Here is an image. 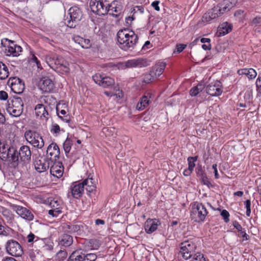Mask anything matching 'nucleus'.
<instances>
[{
  "label": "nucleus",
  "mask_w": 261,
  "mask_h": 261,
  "mask_svg": "<svg viewBox=\"0 0 261 261\" xmlns=\"http://www.w3.org/2000/svg\"><path fill=\"white\" fill-rule=\"evenodd\" d=\"M117 36L120 48L125 51L132 50L138 41V35L128 29L119 30Z\"/></svg>",
  "instance_id": "nucleus-1"
},
{
  "label": "nucleus",
  "mask_w": 261,
  "mask_h": 261,
  "mask_svg": "<svg viewBox=\"0 0 261 261\" xmlns=\"http://www.w3.org/2000/svg\"><path fill=\"white\" fill-rule=\"evenodd\" d=\"M208 212L205 206L202 203L195 202L190 211V218L192 220L198 223L204 221Z\"/></svg>",
  "instance_id": "nucleus-2"
},
{
  "label": "nucleus",
  "mask_w": 261,
  "mask_h": 261,
  "mask_svg": "<svg viewBox=\"0 0 261 261\" xmlns=\"http://www.w3.org/2000/svg\"><path fill=\"white\" fill-rule=\"evenodd\" d=\"M0 158L6 161L9 159L12 166L15 168L18 166V158L15 156V148L9 147L7 144L0 142Z\"/></svg>",
  "instance_id": "nucleus-3"
},
{
  "label": "nucleus",
  "mask_w": 261,
  "mask_h": 261,
  "mask_svg": "<svg viewBox=\"0 0 261 261\" xmlns=\"http://www.w3.org/2000/svg\"><path fill=\"white\" fill-rule=\"evenodd\" d=\"M197 245L192 240L185 241L180 244V253L186 260L191 258L196 252Z\"/></svg>",
  "instance_id": "nucleus-4"
},
{
  "label": "nucleus",
  "mask_w": 261,
  "mask_h": 261,
  "mask_svg": "<svg viewBox=\"0 0 261 261\" xmlns=\"http://www.w3.org/2000/svg\"><path fill=\"white\" fill-rule=\"evenodd\" d=\"M68 15H69V18L67 17L65 20V23L68 27L74 28L82 18V11L78 7L73 6L69 9Z\"/></svg>",
  "instance_id": "nucleus-5"
},
{
  "label": "nucleus",
  "mask_w": 261,
  "mask_h": 261,
  "mask_svg": "<svg viewBox=\"0 0 261 261\" xmlns=\"http://www.w3.org/2000/svg\"><path fill=\"white\" fill-rule=\"evenodd\" d=\"M2 44L5 47V53L7 56L17 57L22 51L20 46L7 38L2 39Z\"/></svg>",
  "instance_id": "nucleus-6"
},
{
  "label": "nucleus",
  "mask_w": 261,
  "mask_h": 261,
  "mask_svg": "<svg viewBox=\"0 0 261 261\" xmlns=\"http://www.w3.org/2000/svg\"><path fill=\"white\" fill-rule=\"evenodd\" d=\"M37 86L42 93H52L55 88L54 81L47 76L41 77L38 82Z\"/></svg>",
  "instance_id": "nucleus-7"
},
{
  "label": "nucleus",
  "mask_w": 261,
  "mask_h": 261,
  "mask_svg": "<svg viewBox=\"0 0 261 261\" xmlns=\"http://www.w3.org/2000/svg\"><path fill=\"white\" fill-rule=\"evenodd\" d=\"M24 137L34 147L41 148L44 145L43 139L40 135L33 130H28L24 134Z\"/></svg>",
  "instance_id": "nucleus-8"
},
{
  "label": "nucleus",
  "mask_w": 261,
  "mask_h": 261,
  "mask_svg": "<svg viewBox=\"0 0 261 261\" xmlns=\"http://www.w3.org/2000/svg\"><path fill=\"white\" fill-rule=\"evenodd\" d=\"M6 249L9 254L14 256H20L23 252L22 247L20 244L13 239L7 242Z\"/></svg>",
  "instance_id": "nucleus-9"
},
{
  "label": "nucleus",
  "mask_w": 261,
  "mask_h": 261,
  "mask_svg": "<svg viewBox=\"0 0 261 261\" xmlns=\"http://www.w3.org/2000/svg\"><path fill=\"white\" fill-rule=\"evenodd\" d=\"M15 156L18 158V164L19 161L23 163L29 162L31 159L30 148L28 146L23 145L18 151L15 149Z\"/></svg>",
  "instance_id": "nucleus-10"
},
{
  "label": "nucleus",
  "mask_w": 261,
  "mask_h": 261,
  "mask_svg": "<svg viewBox=\"0 0 261 261\" xmlns=\"http://www.w3.org/2000/svg\"><path fill=\"white\" fill-rule=\"evenodd\" d=\"M8 85L12 91L16 94H21L24 89V84L21 80L17 77H11L8 81Z\"/></svg>",
  "instance_id": "nucleus-11"
},
{
  "label": "nucleus",
  "mask_w": 261,
  "mask_h": 261,
  "mask_svg": "<svg viewBox=\"0 0 261 261\" xmlns=\"http://www.w3.org/2000/svg\"><path fill=\"white\" fill-rule=\"evenodd\" d=\"M107 6V4H105L102 1H93L90 4L91 11L98 15H104L107 14L108 10Z\"/></svg>",
  "instance_id": "nucleus-12"
},
{
  "label": "nucleus",
  "mask_w": 261,
  "mask_h": 261,
  "mask_svg": "<svg viewBox=\"0 0 261 261\" xmlns=\"http://www.w3.org/2000/svg\"><path fill=\"white\" fill-rule=\"evenodd\" d=\"M123 64L126 68H142L149 65V61L146 59L143 58L128 60Z\"/></svg>",
  "instance_id": "nucleus-13"
},
{
  "label": "nucleus",
  "mask_w": 261,
  "mask_h": 261,
  "mask_svg": "<svg viewBox=\"0 0 261 261\" xmlns=\"http://www.w3.org/2000/svg\"><path fill=\"white\" fill-rule=\"evenodd\" d=\"M166 67V64L163 62L159 63L156 64L153 68L150 73L146 74L145 75L144 82L146 83H149L151 81V77H159L164 72Z\"/></svg>",
  "instance_id": "nucleus-14"
},
{
  "label": "nucleus",
  "mask_w": 261,
  "mask_h": 261,
  "mask_svg": "<svg viewBox=\"0 0 261 261\" xmlns=\"http://www.w3.org/2000/svg\"><path fill=\"white\" fill-rule=\"evenodd\" d=\"M55 62L56 65L54 69L61 72L62 74H66L69 72V63L63 58L56 56Z\"/></svg>",
  "instance_id": "nucleus-15"
},
{
  "label": "nucleus",
  "mask_w": 261,
  "mask_h": 261,
  "mask_svg": "<svg viewBox=\"0 0 261 261\" xmlns=\"http://www.w3.org/2000/svg\"><path fill=\"white\" fill-rule=\"evenodd\" d=\"M206 93L212 96H218L223 91L221 83L219 81L211 83L206 88Z\"/></svg>",
  "instance_id": "nucleus-16"
},
{
  "label": "nucleus",
  "mask_w": 261,
  "mask_h": 261,
  "mask_svg": "<svg viewBox=\"0 0 261 261\" xmlns=\"http://www.w3.org/2000/svg\"><path fill=\"white\" fill-rule=\"evenodd\" d=\"M107 8L108 10L107 14L117 17L121 13L123 7L120 2L114 1L110 4H107Z\"/></svg>",
  "instance_id": "nucleus-17"
},
{
  "label": "nucleus",
  "mask_w": 261,
  "mask_h": 261,
  "mask_svg": "<svg viewBox=\"0 0 261 261\" xmlns=\"http://www.w3.org/2000/svg\"><path fill=\"white\" fill-rule=\"evenodd\" d=\"M84 189L83 184L78 182H73L70 188L71 195L75 199H78L82 196Z\"/></svg>",
  "instance_id": "nucleus-18"
},
{
  "label": "nucleus",
  "mask_w": 261,
  "mask_h": 261,
  "mask_svg": "<svg viewBox=\"0 0 261 261\" xmlns=\"http://www.w3.org/2000/svg\"><path fill=\"white\" fill-rule=\"evenodd\" d=\"M14 207V210L16 211L17 214L23 219L28 221H32L33 220V214L26 207L19 205H15Z\"/></svg>",
  "instance_id": "nucleus-19"
},
{
  "label": "nucleus",
  "mask_w": 261,
  "mask_h": 261,
  "mask_svg": "<svg viewBox=\"0 0 261 261\" xmlns=\"http://www.w3.org/2000/svg\"><path fill=\"white\" fill-rule=\"evenodd\" d=\"M161 225V222L158 219H148L144 224V228L146 233L150 234L155 231L158 226Z\"/></svg>",
  "instance_id": "nucleus-20"
},
{
  "label": "nucleus",
  "mask_w": 261,
  "mask_h": 261,
  "mask_svg": "<svg viewBox=\"0 0 261 261\" xmlns=\"http://www.w3.org/2000/svg\"><path fill=\"white\" fill-rule=\"evenodd\" d=\"M83 184L84 188L86 189L87 194L90 197H92V195H95V191L96 190V185L92 177H88L82 182Z\"/></svg>",
  "instance_id": "nucleus-21"
},
{
  "label": "nucleus",
  "mask_w": 261,
  "mask_h": 261,
  "mask_svg": "<svg viewBox=\"0 0 261 261\" xmlns=\"http://www.w3.org/2000/svg\"><path fill=\"white\" fill-rule=\"evenodd\" d=\"M152 96V94L150 92L145 93L138 102L136 109L142 111L148 106L151 101Z\"/></svg>",
  "instance_id": "nucleus-22"
},
{
  "label": "nucleus",
  "mask_w": 261,
  "mask_h": 261,
  "mask_svg": "<svg viewBox=\"0 0 261 261\" xmlns=\"http://www.w3.org/2000/svg\"><path fill=\"white\" fill-rule=\"evenodd\" d=\"M222 14H223L220 11L219 8L215 6L204 14L202 17V21L203 22H208L213 19L218 17Z\"/></svg>",
  "instance_id": "nucleus-23"
},
{
  "label": "nucleus",
  "mask_w": 261,
  "mask_h": 261,
  "mask_svg": "<svg viewBox=\"0 0 261 261\" xmlns=\"http://www.w3.org/2000/svg\"><path fill=\"white\" fill-rule=\"evenodd\" d=\"M47 154H49L50 155V160L51 162H53V160L56 161V158H59L60 152V149L58 145L56 143H51L47 148Z\"/></svg>",
  "instance_id": "nucleus-24"
},
{
  "label": "nucleus",
  "mask_w": 261,
  "mask_h": 261,
  "mask_svg": "<svg viewBox=\"0 0 261 261\" xmlns=\"http://www.w3.org/2000/svg\"><path fill=\"white\" fill-rule=\"evenodd\" d=\"M64 167L61 162H55L50 166V172L51 175L58 178L61 177L63 174Z\"/></svg>",
  "instance_id": "nucleus-25"
},
{
  "label": "nucleus",
  "mask_w": 261,
  "mask_h": 261,
  "mask_svg": "<svg viewBox=\"0 0 261 261\" xmlns=\"http://www.w3.org/2000/svg\"><path fill=\"white\" fill-rule=\"evenodd\" d=\"M49 161L45 158L36 160L34 163L35 169L40 173L46 171L49 168Z\"/></svg>",
  "instance_id": "nucleus-26"
},
{
  "label": "nucleus",
  "mask_w": 261,
  "mask_h": 261,
  "mask_svg": "<svg viewBox=\"0 0 261 261\" xmlns=\"http://www.w3.org/2000/svg\"><path fill=\"white\" fill-rule=\"evenodd\" d=\"M237 2V0H223L219 3L217 7L220 9L222 14L229 11L233 7Z\"/></svg>",
  "instance_id": "nucleus-27"
},
{
  "label": "nucleus",
  "mask_w": 261,
  "mask_h": 261,
  "mask_svg": "<svg viewBox=\"0 0 261 261\" xmlns=\"http://www.w3.org/2000/svg\"><path fill=\"white\" fill-rule=\"evenodd\" d=\"M85 256L84 250L77 249L70 254L68 261H85Z\"/></svg>",
  "instance_id": "nucleus-28"
},
{
  "label": "nucleus",
  "mask_w": 261,
  "mask_h": 261,
  "mask_svg": "<svg viewBox=\"0 0 261 261\" xmlns=\"http://www.w3.org/2000/svg\"><path fill=\"white\" fill-rule=\"evenodd\" d=\"M237 73L240 75H245L251 80L254 79L257 75L256 71L253 68L240 69L238 70Z\"/></svg>",
  "instance_id": "nucleus-29"
},
{
  "label": "nucleus",
  "mask_w": 261,
  "mask_h": 261,
  "mask_svg": "<svg viewBox=\"0 0 261 261\" xmlns=\"http://www.w3.org/2000/svg\"><path fill=\"white\" fill-rule=\"evenodd\" d=\"M73 243L72 236L68 234H63L59 240V244L64 247H69Z\"/></svg>",
  "instance_id": "nucleus-30"
},
{
  "label": "nucleus",
  "mask_w": 261,
  "mask_h": 261,
  "mask_svg": "<svg viewBox=\"0 0 261 261\" xmlns=\"http://www.w3.org/2000/svg\"><path fill=\"white\" fill-rule=\"evenodd\" d=\"M57 114H66L69 113L67 104L64 101H60L56 107Z\"/></svg>",
  "instance_id": "nucleus-31"
},
{
  "label": "nucleus",
  "mask_w": 261,
  "mask_h": 261,
  "mask_svg": "<svg viewBox=\"0 0 261 261\" xmlns=\"http://www.w3.org/2000/svg\"><path fill=\"white\" fill-rule=\"evenodd\" d=\"M49 106H45L43 104H38L35 108V114H49L51 113Z\"/></svg>",
  "instance_id": "nucleus-32"
},
{
  "label": "nucleus",
  "mask_w": 261,
  "mask_h": 261,
  "mask_svg": "<svg viewBox=\"0 0 261 261\" xmlns=\"http://www.w3.org/2000/svg\"><path fill=\"white\" fill-rule=\"evenodd\" d=\"M56 55L53 53H50L45 56V60L48 66L52 69L55 68L56 63L55 62Z\"/></svg>",
  "instance_id": "nucleus-33"
},
{
  "label": "nucleus",
  "mask_w": 261,
  "mask_h": 261,
  "mask_svg": "<svg viewBox=\"0 0 261 261\" xmlns=\"http://www.w3.org/2000/svg\"><path fill=\"white\" fill-rule=\"evenodd\" d=\"M87 246L91 250H97L101 246V243L98 239H91L88 241Z\"/></svg>",
  "instance_id": "nucleus-34"
},
{
  "label": "nucleus",
  "mask_w": 261,
  "mask_h": 261,
  "mask_svg": "<svg viewBox=\"0 0 261 261\" xmlns=\"http://www.w3.org/2000/svg\"><path fill=\"white\" fill-rule=\"evenodd\" d=\"M114 84L115 81L113 79L109 76H103L99 86H102L103 88H109V87L114 85Z\"/></svg>",
  "instance_id": "nucleus-35"
},
{
  "label": "nucleus",
  "mask_w": 261,
  "mask_h": 261,
  "mask_svg": "<svg viewBox=\"0 0 261 261\" xmlns=\"http://www.w3.org/2000/svg\"><path fill=\"white\" fill-rule=\"evenodd\" d=\"M9 76L8 68L3 62H0V79L4 80Z\"/></svg>",
  "instance_id": "nucleus-36"
},
{
  "label": "nucleus",
  "mask_w": 261,
  "mask_h": 261,
  "mask_svg": "<svg viewBox=\"0 0 261 261\" xmlns=\"http://www.w3.org/2000/svg\"><path fill=\"white\" fill-rule=\"evenodd\" d=\"M220 29H222V30H220L219 33L220 35L224 36L231 31L232 25L231 24H229L227 22H225L221 25Z\"/></svg>",
  "instance_id": "nucleus-37"
},
{
  "label": "nucleus",
  "mask_w": 261,
  "mask_h": 261,
  "mask_svg": "<svg viewBox=\"0 0 261 261\" xmlns=\"http://www.w3.org/2000/svg\"><path fill=\"white\" fill-rule=\"evenodd\" d=\"M59 117V118H60L62 121L65 122L66 123H68V125L73 128L75 127V123L73 122V120L70 117V115H58Z\"/></svg>",
  "instance_id": "nucleus-38"
},
{
  "label": "nucleus",
  "mask_w": 261,
  "mask_h": 261,
  "mask_svg": "<svg viewBox=\"0 0 261 261\" xmlns=\"http://www.w3.org/2000/svg\"><path fill=\"white\" fill-rule=\"evenodd\" d=\"M191 258L192 259L190 261H209L201 252H195Z\"/></svg>",
  "instance_id": "nucleus-39"
},
{
  "label": "nucleus",
  "mask_w": 261,
  "mask_h": 261,
  "mask_svg": "<svg viewBox=\"0 0 261 261\" xmlns=\"http://www.w3.org/2000/svg\"><path fill=\"white\" fill-rule=\"evenodd\" d=\"M203 86L201 84L198 85L196 86L193 87L190 91V95L192 96H195L200 92L202 91Z\"/></svg>",
  "instance_id": "nucleus-40"
},
{
  "label": "nucleus",
  "mask_w": 261,
  "mask_h": 261,
  "mask_svg": "<svg viewBox=\"0 0 261 261\" xmlns=\"http://www.w3.org/2000/svg\"><path fill=\"white\" fill-rule=\"evenodd\" d=\"M72 141L69 138H67L63 143V148L66 155L68 153L71 148Z\"/></svg>",
  "instance_id": "nucleus-41"
},
{
  "label": "nucleus",
  "mask_w": 261,
  "mask_h": 261,
  "mask_svg": "<svg viewBox=\"0 0 261 261\" xmlns=\"http://www.w3.org/2000/svg\"><path fill=\"white\" fill-rule=\"evenodd\" d=\"M144 7L143 5L135 6L133 8L132 13L134 15L136 14H142L144 13Z\"/></svg>",
  "instance_id": "nucleus-42"
},
{
  "label": "nucleus",
  "mask_w": 261,
  "mask_h": 261,
  "mask_svg": "<svg viewBox=\"0 0 261 261\" xmlns=\"http://www.w3.org/2000/svg\"><path fill=\"white\" fill-rule=\"evenodd\" d=\"M61 130L60 127L58 124L52 122L50 127V132L51 133L55 134L57 136L60 134Z\"/></svg>",
  "instance_id": "nucleus-43"
},
{
  "label": "nucleus",
  "mask_w": 261,
  "mask_h": 261,
  "mask_svg": "<svg viewBox=\"0 0 261 261\" xmlns=\"http://www.w3.org/2000/svg\"><path fill=\"white\" fill-rule=\"evenodd\" d=\"M81 225H67V228L68 229V232L69 233H75L80 230Z\"/></svg>",
  "instance_id": "nucleus-44"
},
{
  "label": "nucleus",
  "mask_w": 261,
  "mask_h": 261,
  "mask_svg": "<svg viewBox=\"0 0 261 261\" xmlns=\"http://www.w3.org/2000/svg\"><path fill=\"white\" fill-rule=\"evenodd\" d=\"M198 156H189L188 158V168L193 170L194 167L195 166V162L197 160Z\"/></svg>",
  "instance_id": "nucleus-45"
},
{
  "label": "nucleus",
  "mask_w": 261,
  "mask_h": 261,
  "mask_svg": "<svg viewBox=\"0 0 261 261\" xmlns=\"http://www.w3.org/2000/svg\"><path fill=\"white\" fill-rule=\"evenodd\" d=\"M85 261H95L97 256L95 253H87L85 250Z\"/></svg>",
  "instance_id": "nucleus-46"
},
{
  "label": "nucleus",
  "mask_w": 261,
  "mask_h": 261,
  "mask_svg": "<svg viewBox=\"0 0 261 261\" xmlns=\"http://www.w3.org/2000/svg\"><path fill=\"white\" fill-rule=\"evenodd\" d=\"M200 179L203 185H206L209 188L213 187V185L211 184L206 175L200 177Z\"/></svg>",
  "instance_id": "nucleus-47"
},
{
  "label": "nucleus",
  "mask_w": 261,
  "mask_h": 261,
  "mask_svg": "<svg viewBox=\"0 0 261 261\" xmlns=\"http://www.w3.org/2000/svg\"><path fill=\"white\" fill-rule=\"evenodd\" d=\"M196 173L197 176L198 177H201L202 176H205L206 175L205 173L204 170L203 169V167L201 165H198L196 168Z\"/></svg>",
  "instance_id": "nucleus-48"
},
{
  "label": "nucleus",
  "mask_w": 261,
  "mask_h": 261,
  "mask_svg": "<svg viewBox=\"0 0 261 261\" xmlns=\"http://www.w3.org/2000/svg\"><path fill=\"white\" fill-rule=\"evenodd\" d=\"M80 46L84 48H90L91 46L90 40L88 39L83 38Z\"/></svg>",
  "instance_id": "nucleus-49"
},
{
  "label": "nucleus",
  "mask_w": 261,
  "mask_h": 261,
  "mask_svg": "<svg viewBox=\"0 0 261 261\" xmlns=\"http://www.w3.org/2000/svg\"><path fill=\"white\" fill-rule=\"evenodd\" d=\"M103 77V76L100 73H96L92 76V79L94 82L99 85H100Z\"/></svg>",
  "instance_id": "nucleus-50"
},
{
  "label": "nucleus",
  "mask_w": 261,
  "mask_h": 261,
  "mask_svg": "<svg viewBox=\"0 0 261 261\" xmlns=\"http://www.w3.org/2000/svg\"><path fill=\"white\" fill-rule=\"evenodd\" d=\"M221 216L222 217L224 221L228 223L229 221V213L226 210H223L221 212Z\"/></svg>",
  "instance_id": "nucleus-51"
},
{
  "label": "nucleus",
  "mask_w": 261,
  "mask_h": 261,
  "mask_svg": "<svg viewBox=\"0 0 261 261\" xmlns=\"http://www.w3.org/2000/svg\"><path fill=\"white\" fill-rule=\"evenodd\" d=\"M232 225L235 228H236L239 234H238V237H240L241 235V232H244L243 228H242L241 225L237 221H234L232 222Z\"/></svg>",
  "instance_id": "nucleus-52"
},
{
  "label": "nucleus",
  "mask_w": 261,
  "mask_h": 261,
  "mask_svg": "<svg viewBox=\"0 0 261 261\" xmlns=\"http://www.w3.org/2000/svg\"><path fill=\"white\" fill-rule=\"evenodd\" d=\"M67 256V252L66 250H60L57 253V257L60 260H63Z\"/></svg>",
  "instance_id": "nucleus-53"
},
{
  "label": "nucleus",
  "mask_w": 261,
  "mask_h": 261,
  "mask_svg": "<svg viewBox=\"0 0 261 261\" xmlns=\"http://www.w3.org/2000/svg\"><path fill=\"white\" fill-rule=\"evenodd\" d=\"M257 95H261V77L258 76L255 83Z\"/></svg>",
  "instance_id": "nucleus-54"
},
{
  "label": "nucleus",
  "mask_w": 261,
  "mask_h": 261,
  "mask_svg": "<svg viewBox=\"0 0 261 261\" xmlns=\"http://www.w3.org/2000/svg\"><path fill=\"white\" fill-rule=\"evenodd\" d=\"M49 204L53 208H55L56 210H61L60 207V203L58 200H55L54 199L51 200Z\"/></svg>",
  "instance_id": "nucleus-55"
},
{
  "label": "nucleus",
  "mask_w": 261,
  "mask_h": 261,
  "mask_svg": "<svg viewBox=\"0 0 261 261\" xmlns=\"http://www.w3.org/2000/svg\"><path fill=\"white\" fill-rule=\"evenodd\" d=\"M31 60L33 62H34L35 63H36L38 69H42V67L41 66V64L40 61L38 60L37 58L34 55H32V57L31 58Z\"/></svg>",
  "instance_id": "nucleus-56"
},
{
  "label": "nucleus",
  "mask_w": 261,
  "mask_h": 261,
  "mask_svg": "<svg viewBox=\"0 0 261 261\" xmlns=\"http://www.w3.org/2000/svg\"><path fill=\"white\" fill-rule=\"evenodd\" d=\"M62 212L61 210H56L53 208L48 211V214L52 216L53 217H57L59 214Z\"/></svg>",
  "instance_id": "nucleus-57"
},
{
  "label": "nucleus",
  "mask_w": 261,
  "mask_h": 261,
  "mask_svg": "<svg viewBox=\"0 0 261 261\" xmlns=\"http://www.w3.org/2000/svg\"><path fill=\"white\" fill-rule=\"evenodd\" d=\"M27 238L28 243L33 242L35 239H36L35 240V241H37L39 239L38 237L35 236V235L32 232L28 234Z\"/></svg>",
  "instance_id": "nucleus-58"
},
{
  "label": "nucleus",
  "mask_w": 261,
  "mask_h": 261,
  "mask_svg": "<svg viewBox=\"0 0 261 261\" xmlns=\"http://www.w3.org/2000/svg\"><path fill=\"white\" fill-rule=\"evenodd\" d=\"M45 250L51 251L53 249L54 243L53 242H47L43 246Z\"/></svg>",
  "instance_id": "nucleus-59"
},
{
  "label": "nucleus",
  "mask_w": 261,
  "mask_h": 261,
  "mask_svg": "<svg viewBox=\"0 0 261 261\" xmlns=\"http://www.w3.org/2000/svg\"><path fill=\"white\" fill-rule=\"evenodd\" d=\"M0 235L7 236L9 235V232L6 228L0 224Z\"/></svg>",
  "instance_id": "nucleus-60"
},
{
  "label": "nucleus",
  "mask_w": 261,
  "mask_h": 261,
  "mask_svg": "<svg viewBox=\"0 0 261 261\" xmlns=\"http://www.w3.org/2000/svg\"><path fill=\"white\" fill-rule=\"evenodd\" d=\"M251 25L256 26L257 24L261 23V17L257 16L253 19L251 21Z\"/></svg>",
  "instance_id": "nucleus-61"
},
{
  "label": "nucleus",
  "mask_w": 261,
  "mask_h": 261,
  "mask_svg": "<svg viewBox=\"0 0 261 261\" xmlns=\"http://www.w3.org/2000/svg\"><path fill=\"white\" fill-rule=\"evenodd\" d=\"M8 97V94L4 91H0V99L3 100H6Z\"/></svg>",
  "instance_id": "nucleus-62"
},
{
  "label": "nucleus",
  "mask_w": 261,
  "mask_h": 261,
  "mask_svg": "<svg viewBox=\"0 0 261 261\" xmlns=\"http://www.w3.org/2000/svg\"><path fill=\"white\" fill-rule=\"evenodd\" d=\"M136 18V16L132 14V16H128L125 18V22L126 23L129 25L130 24L132 21H133Z\"/></svg>",
  "instance_id": "nucleus-63"
},
{
  "label": "nucleus",
  "mask_w": 261,
  "mask_h": 261,
  "mask_svg": "<svg viewBox=\"0 0 261 261\" xmlns=\"http://www.w3.org/2000/svg\"><path fill=\"white\" fill-rule=\"evenodd\" d=\"M113 96H116L117 98H121L123 97L122 91L121 90L118 89L116 91V92L115 93H113Z\"/></svg>",
  "instance_id": "nucleus-64"
}]
</instances>
